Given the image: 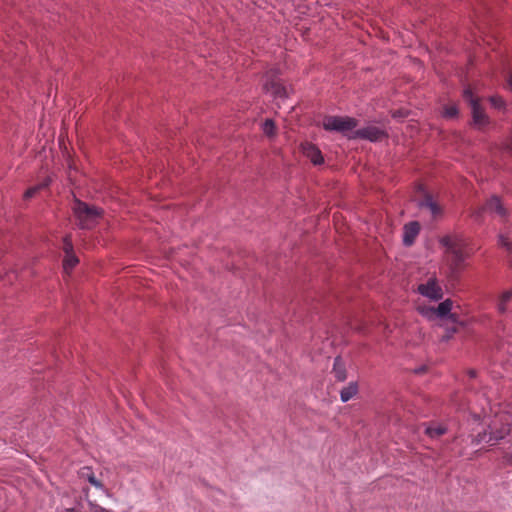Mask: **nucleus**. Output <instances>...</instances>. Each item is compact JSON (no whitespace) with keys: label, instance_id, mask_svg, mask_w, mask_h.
Masks as SVG:
<instances>
[{"label":"nucleus","instance_id":"1","mask_svg":"<svg viewBox=\"0 0 512 512\" xmlns=\"http://www.w3.org/2000/svg\"><path fill=\"white\" fill-rule=\"evenodd\" d=\"M441 245L445 248L442 270L447 276H454L461 268L466 258L464 241L457 235H447L441 238Z\"/></svg>","mask_w":512,"mask_h":512},{"label":"nucleus","instance_id":"2","mask_svg":"<svg viewBox=\"0 0 512 512\" xmlns=\"http://www.w3.org/2000/svg\"><path fill=\"white\" fill-rule=\"evenodd\" d=\"M453 301L446 299L438 304L437 307L420 305L418 306V312L429 321L436 319H449L452 322H456V316L453 314Z\"/></svg>","mask_w":512,"mask_h":512},{"label":"nucleus","instance_id":"3","mask_svg":"<svg viewBox=\"0 0 512 512\" xmlns=\"http://www.w3.org/2000/svg\"><path fill=\"white\" fill-rule=\"evenodd\" d=\"M464 98L469 102L472 110V124L479 130L489 125L490 119L479 102V98L475 97L473 91L468 88L464 90Z\"/></svg>","mask_w":512,"mask_h":512},{"label":"nucleus","instance_id":"4","mask_svg":"<svg viewBox=\"0 0 512 512\" xmlns=\"http://www.w3.org/2000/svg\"><path fill=\"white\" fill-rule=\"evenodd\" d=\"M73 212L77 217L79 224L83 228H88L101 216L102 211L96 207H90L87 204L76 200L73 206Z\"/></svg>","mask_w":512,"mask_h":512},{"label":"nucleus","instance_id":"5","mask_svg":"<svg viewBox=\"0 0 512 512\" xmlns=\"http://www.w3.org/2000/svg\"><path fill=\"white\" fill-rule=\"evenodd\" d=\"M417 291L423 297L435 302L441 300L444 295L443 289L435 274H431L424 279L423 282L418 285Z\"/></svg>","mask_w":512,"mask_h":512},{"label":"nucleus","instance_id":"6","mask_svg":"<svg viewBox=\"0 0 512 512\" xmlns=\"http://www.w3.org/2000/svg\"><path fill=\"white\" fill-rule=\"evenodd\" d=\"M355 119L350 117L328 116L323 120V127L328 131H338L346 133L356 127Z\"/></svg>","mask_w":512,"mask_h":512},{"label":"nucleus","instance_id":"7","mask_svg":"<svg viewBox=\"0 0 512 512\" xmlns=\"http://www.w3.org/2000/svg\"><path fill=\"white\" fill-rule=\"evenodd\" d=\"M79 476L81 479L88 481L92 486L98 489L102 495L110 497V492L103 486L102 482L99 481L93 471L89 467H84L80 470Z\"/></svg>","mask_w":512,"mask_h":512},{"label":"nucleus","instance_id":"8","mask_svg":"<svg viewBox=\"0 0 512 512\" xmlns=\"http://www.w3.org/2000/svg\"><path fill=\"white\" fill-rule=\"evenodd\" d=\"M384 136L382 130L377 127L369 126L362 129H359L355 132L353 137H359L363 139H368L370 141H378Z\"/></svg>","mask_w":512,"mask_h":512},{"label":"nucleus","instance_id":"9","mask_svg":"<svg viewBox=\"0 0 512 512\" xmlns=\"http://www.w3.org/2000/svg\"><path fill=\"white\" fill-rule=\"evenodd\" d=\"M265 91L275 99H284L287 97V89L278 81L266 82L264 84Z\"/></svg>","mask_w":512,"mask_h":512},{"label":"nucleus","instance_id":"10","mask_svg":"<svg viewBox=\"0 0 512 512\" xmlns=\"http://www.w3.org/2000/svg\"><path fill=\"white\" fill-rule=\"evenodd\" d=\"M302 151L304 155L313 162V164H321L323 157L321 151L311 143H305L302 145Z\"/></svg>","mask_w":512,"mask_h":512},{"label":"nucleus","instance_id":"11","mask_svg":"<svg viewBox=\"0 0 512 512\" xmlns=\"http://www.w3.org/2000/svg\"><path fill=\"white\" fill-rule=\"evenodd\" d=\"M420 226L417 222H410L404 227L403 241L406 245H411L419 234Z\"/></svg>","mask_w":512,"mask_h":512},{"label":"nucleus","instance_id":"12","mask_svg":"<svg viewBox=\"0 0 512 512\" xmlns=\"http://www.w3.org/2000/svg\"><path fill=\"white\" fill-rule=\"evenodd\" d=\"M358 393V384L356 382H350L340 392V398L342 402H348Z\"/></svg>","mask_w":512,"mask_h":512},{"label":"nucleus","instance_id":"13","mask_svg":"<svg viewBox=\"0 0 512 512\" xmlns=\"http://www.w3.org/2000/svg\"><path fill=\"white\" fill-rule=\"evenodd\" d=\"M420 205L426 207L433 217H437L442 213V208L430 196H426Z\"/></svg>","mask_w":512,"mask_h":512},{"label":"nucleus","instance_id":"14","mask_svg":"<svg viewBox=\"0 0 512 512\" xmlns=\"http://www.w3.org/2000/svg\"><path fill=\"white\" fill-rule=\"evenodd\" d=\"M506 432H500L496 435H490L489 439L487 440L488 443L494 444L495 441H498L502 438H504ZM482 441H486V433L478 434L475 438H473L472 443L479 444Z\"/></svg>","mask_w":512,"mask_h":512},{"label":"nucleus","instance_id":"15","mask_svg":"<svg viewBox=\"0 0 512 512\" xmlns=\"http://www.w3.org/2000/svg\"><path fill=\"white\" fill-rule=\"evenodd\" d=\"M333 373L338 381L346 379V369L339 358L335 359Z\"/></svg>","mask_w":512,"mask_h":512},{"label":"nucleus","instance_id":"16","mask_svg":"<svg viewBox=\"0 0 512 512\" xmlns=\"http://www.w3.org/2000/svg\"><path fill=\"white\" fill-rule=\"evenodd\" d=\"M79 260L74 253L65 255L63 260V269L65 273H69L77 264Z\"/></svg>","mask_w":512,"mask_h":512},{"label":"nucleus","instance_id":"17","mask_svg":"<svg viewBox=\"0 0 512 512\" xmlns=\"http://www.w3.org/2000/svg\"><path fill=\"white\" fill-rule=\"evenodd\" d=\"M487 209L491 212H496L499 215H504L505 211L501 205L500 200L497 197H492L487 203Z\"/></svg>","mask_w":512,"mask_h":512},{"label":"nucleus","instance_id":"18","mask_svg":"<svg viewBox=\"0 0 512 512\" xmlns=\"http://www.w3.org/2000/svg\"><path fill=\"white\" fill-rule=\"evenodd\" d=\"M262 131L269 138L275 137L276 136V125H275L274 121L271 119L265 120V122L262 124Z\"/></svg>","mask_w":512,"mask_h":512},{"label":"nucleus","instance_id":"19","mask_svg":"<svg viewBox=\"0 0 512 512\" xmlns=\"http://www.w3.org/2000/svg\"><path fill=\"white\" fill-rule=\"evenodd\" d=\"M512 299V290L506 291L501 294L498 303L497 309L500 313H504L506 311V304Z\"/></svg>","mask_w":512,"mask_h":512},{"label":"nucleus","instance_id":"20","mask_svg":"<svg viewBox=\"0 0 512 512\" xmlns=\"http://www.w3.org/2000/svg\"><path fill=\"white\" fill-rule=\"evenodd\" d=\"M443 117L447 119H453L458 115V109L457 106L454 104L447 105L443 108L442 111Z\"/></svg>","mask_w":512,"mask_h":512},{"label":"nucleus","instance_id":"21","mask_svg":"<svg viewBox=\"0 0 512 512\" xmlns=\"http://www.w3.org/2000/svg\"><path fill=\"white\" fill-rule=\"evenodd\" d=\"M85 494H86V499L88 501V505H89L91 512H110L109 510H107V509L103 508L102 506H100L99 504H97L96 501L92 500L90 498L88 491H85Z\"/></svg>","mask_w":512,"mask_h":512},{"label":"nucleus","instance_id":"22","mask_svg":"<svg viewBox=\"0 0 512 512\" xmlns=\"http://www.w3.org/2000/svg\"><path fill=\"white\" fill-rule=\"evenodd\" d=\"M446 431V428L441 426V425H438V426H429L426 428V433L430 436V437H438V436H441L442 434H444Z\"/></svg>","mask_w":512,"mask_h":512},{"label":"nucleus","instance_id":"23","mask_svg":"<svg viewBox=\"0 0 512 512\" xmlns=\"http://www.w3.org/2000/svg\"><path fill=\"white\" fill-rule=\"evenodd\" d=\"M489 101H490L492 107H494L496 109L501 110V109H505V107H506V103H505L504 99L500 96H497V95L491 96L489 98Z\"/></svg>","mask_w":512,"mask_h":512},{"label":"nucleus","instance_id":"24","mask_svg":"<svg viewBox=\"0 0 512 512\" xmlns=\"http://www.w3.org/2000/svg\"><path fill=\"white\" fill-rule=\"evenodd\" d=\"M48 185V181H45L43 182L42 184L40 185H37V186H34V187H31L29 188L25 194H24V197L25 199H30L32 198L40 189L46 187Z\"/></svg>","mask_w":512,"mask_h":512},{"label":"nucleus","instance_id":"25","mask_svg":"<svg viewBox=\"0 0 512 512\" xmlns=\"http://www.w3.org/2000/svg\"><path fill=\"white\" fill-rule=\"evenodd\" d=\"M63 249H64V252H65V255L73 253V245H72V242L70 241V239L68 237H66L64 239Z\"/></svg>","mask_w":512,"mask_h":512},{"label":"nucleus","instance_id":"26","mask_svg":"<svg viewBox=\"0 0 512 512\" xmlns=\"http://www.w3.org/2000/svg\"><path fill=\"white\" fill-rule=\"evenodd\" d=\"M498 242H499V245H501L502 247L509 249L510 243L505 236L500 235L498 238Z\"/></svg>","mask_w":512,"mask_h":512},{"label":"nucleus","instance_id":"27","mask_svg":"<svg viewBox=\"0 0 512 512\" xmlns=\"http://www.w3.org/2000/svg\"><path fill=\"white\" fill-rule=\"evenodd\" d=\"M507 89L512 91V73L507 75Z\"/></svg>","mask_w":512,"mask_h":512},{"label":"nucleus","instance_id":"28","mask_svg":"<svg viewBox=\"0 0 512 512\" xmlns=\"http://www.w3.org/2000/svg\"><path fill=\"white\" fill-rule=\"evenodd\" d=\"M471 216L474 217L475 219H479L480 218V209L479 210H473L471 212Z\"/></svg>","mask_w":512,"mask_h":512}]
</instances>
